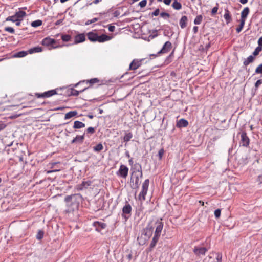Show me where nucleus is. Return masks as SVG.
Returning a JSON list of instances; mask_svg holds the SVG:
<instances>
[{
    "mask_svg": "<svg viewBox=\"0 0 262 262\" xmlns=\"http://www.w3.org/2000/svg\"><path fill=\"white\" fill-rule=\"evenodd\" d=\"M255 72L256 74H262V64H260L256 68Z\"/></svg>",
    "mask_w": 262,
    "mask_h": 262,
    "instance_id": "44",
    "label": "nucleus"
},
{
    "mask_svg": "<svg viewBox=\"0 0 262 262\" xmlns=\"http://www.w3.org/2000/svg\"><path fill=\"white\" fill-rule=\"evenodd\" d=\"M172 7L176 10H179L182 8V4L178 1V0H173V2L171 5Z\"/></svg>",
    "mask_w": 262,
    "mask_h": 262,
    "instance_id": "30",
    "label": "nucleus"
},
{
    "mask_svg": "<svg viewBox=\"0 0 262 262\" xmlns=\"http://www.w3.org/2000/svg\"><path fill=\"white\" fill-rule=\"evenodd\" d=\"M224 17L226 20L227 24H228L232 21L231 15L228 9H225V14L224 15Z\"/></svg>",
    "mask_w": 262,
    "mask_h": 262,
    "instance_id": "23",
    "label": "nucleus"
},
{
    "mask_svg": "<svg viewBox=\"0 0 262 262\" xmlns=\"http://www.w3.org/2000/svg\"><path fill=\"white\" fill-rule=\"evenodd\" d=\"M250 12L249 7H245L241 12V18L240 20L246 21L248 15Z\"/></svg>",
    "mask_w": 262,
    "mask_h": 262,
    "instance_id": "22",
    "label": "nucleus"
},
{
    "mask_svg": "<svg viewBox=\"0 0 262 262\" xmlns=\"http://www.w3.org/2000/svg\"><path fill=\"white\" fill-rule=\"evenodd\" d=\"M84 139V134L83 135H77L71 142V144H82Z\"/></svg>",
    "mask_w": 262,
    "mask_h": 262,
    "instance_id": "19",
    "label": "nucleus"
},
{
    "mask_svg": "<svg viewBox=\"0 0 262 262\" xmlns=\"http://www.w3.org/2000/svg\"><path fill=\"white\" fill-rule=\"evenodd\" d=\"M160 15L161 17H162L164 18H165L166 17L169 18L170 16V15L168 13H167V12H161V13H160Z\"/></svg>",
    "mask_w": 262,
    "mask_h": 262,
    "instance_id": "50",
    "label": "nucleus"
},
{
    "mask_svg": "<svg viewBox=\"0 0 262 262\" xmlns=\"http://www.w3.org/2000/svg\"><path fill=\"white\" fill-rule=\"evenodd\" d=\"M156 221V220L152 219L149 222L147 226L142 230L141 236L137 238L139 244L144 245L151 237L153 233L154 229L155 226L156 227V224H155Z\"/></svg>",
    "mask_w": 262,
    "mask_h": 262,
    "instance_id": "2",
    "label": "nucleus"
},
{
    "mask_svg": "<svg viewBox=\"0 0 262 262\" xmlns=\"http://www.w3.org/2000/svg\"><path fill=\"white\" fill-rule=\"evenodd\" d=\"M188 22V18L186 16H182L181 18L179 24L182 29H184L186 27Z\"/></svg>",
    "mask_w": 262,
    "mask_h": 262,
    "instance_id": "24",
    "label": "nucleus"
},
{
    "mask_svg": "<svg viewBox=\"0 0 262 262\" xmlns=\"http://www.w3.org/2000/svg\"><path fill=\"white\" fill-rule=\"evenodd\" d=\"M128 168L123 164H121L118 170L116 172V175L120 178L126 179L128 174Z\"/></svg>",
    "mask_w": 262,
    "mask_h": 262,
    "instance_id": "12",
    "label": "nucleus"
},
{
    "mask_svg": "<svg viewBox=\"0 0 262 262\" xmlns=\"http://www.w3.org/2000/svg\"><path fill=\"white\" fill-rule=\"evenodd\" d=\"M172 48V44L169 41H166L163 46L162 49L158 52V54H164L168 53Z\"/></svg>",
    "mask_w": 262,
    "mask_h": 262,
    "instance_id": "15",
    "label": "nucleus"
},
{
    "mask_svg": "<svg viewBox=\"0 0 262 262\" xmlns=\"http://www.w3.org/2000/svg\"><path fill=\"white\" fill-rule=\"evenodd\" d=\"M62 89H65V88L64 87L56 88L54 90H51L45 92L43 93H35V96L38 98H45L50 97L54 95H62V93H58L59 91H62Z\"/></svg>",
    "mask_w": 262,
    "mask_h": 262,
    "instance_id": "6",
    "label": "nucleus"
},
{
    "mask_svg": "<svg viewBox=\"0 0 262 262\" xmlns=\"http://www.w3.org/2000/svg\"><path fill=\"white\" fill-rule=\"evenodd\" d=\"M160 13V10L159 9L157 8L156 9L154 12L151 13L152 16H157L158 15H159Z\"/></svg>",
    "mask_w": 262,
    "mask_h": 262,
    "instance_id": "53",
    "label": "nucleus"
},
{
    "mask_svg": "<svg viewBox=\"0 0 262 262\" xmlns=\"http://www.w3.org/2000/svg\"><path fill=\"white\" fill-rule=\"evenodd\" d=\"M221 210L220 209H217L214 211V215L216 218H219L221 216Z\"/></svg>",
    "mask_w": 262,
    "mask_h": 262,
    "instance_id": "47",
    "label": "nucleus"
},
{
    "mask_svg": "<svg viewBox=\"0 0 262 262\" xmlns=\"http://www.w3.org/2000/svg\"><path fill=\"white\" fill-rule=\"evenodd\" d=\"M261 84H262V79L257 80L255 83V88L257 89Z\"/></svg>",
    "mask_w": 262,
    "mask_h": 262,
    "instance_id": "54",
    "label": "nucleus"
},
{
    "mask_svg": "<svg viewBox=\"0 0 262 262\" xmlns=\"http://www.w3.org/2000/svg\"><path fill=\"white\" fill-rule=\"evenodd\" d=\"M137 176H138V177L140 179L142 178L143 177V172L142 170L140 171V172H138V173H136Z\"/></svg>",
    "mask_w": 262,
    "mask_h": 262,
    "instance_id": "63",
    "label": "nucleus"
},
{
    "mask_svg": "<svg viewBox=\"0 0 262 262\" xmlns=\"http://www.w3.org/2000/svg\"><path fill=\"white\" fill-rule=\"evenodd\" d=\"M164 153V150L163 148H161V149L159 150L158 152V157L159 160H161L162 158Z\"/></svg>",
    "mask_w": 262,
    "mask_h": 262,
    "instance_id": "51",
    "label": "nucleus"
},
{
    "mask_svg": "<svg viewBox=\"0 0 262 262\" xmlns=\"http://www.w3.org/2000/svg\"><path fill=\"white\" fill-rule=\"evenodd\" d=\"M174 50L166 57L164 63L165 64H168L172 61V58L173 57Z\"/></svg>",
    "mask_w": 262,
    "mask_h": 262,
    "instance_id": "35",
    "label": "nucleus"
},
{
    "mask_svg": "<svg viewBox=\"0 0 262 262\" xmlns=\"http://www.w3.org/2000/svg\"><path fill=\"white\" fill-rule=\"evenodd\" d=\"M133 137V134L131 132L125 133V136L123 137V141L124 142H128Z\"/></svg>",
    "mask_w": 262,
    "mask_h": 262,
    "instance_id": "34",
    "label": "nucleus"
},
{
    "mask_svg": "<svg viewBox=\"0 0 262 262\" xmlns=\"http://www.w3.org/2000/svg\"><path fill=\"white\" fill-rule=\"evenodd\" d=\"M103 149V146L102 143H100L93 147V150L95 152H99Z\"/></svg>",
    "mask_w": 262,
    "mask_h": 262,
    "instance_id": "32",
    "label": "nucleus"
},
{
    "mask_svg": "<svg viewBox=\"0 0 262 262\" xmlns=\"http://www.w3.org/2000/svg\"><path fill=\"white\" fill-rule=\"evenodd\" d=\"M99 82H100V80L98 78H94L91 79L90 80H83L82 81H80V82H78L77 83H76V84H75L74 86L75 87L77 86L78 85H79V84H80L82 82H83V83L86 82V83H89L90 84V86H92L95 83H98Z\"/></svg>",
    "mask_w": 262,
    "mask_h": 262,
    "instance_id": "20",
    "label": "nucleus"
},
{
    "mask_svg": "<svg viewBox=\"0 0 262 262\" xmlns=\"http://www.w3.org/2000/svg\"><path fill=\"white\" fill-rule=\"evenodd\" d=\"M5 30L6 31L9 32L12 34H13L15 32L14 29L13 28L10 27H7L5 28Z\"/></svg>",
    "mask_w": 262,
    "mask_h": 262,
    "instance_id": "49",
    "label": "nucleus"
},
{
    "mask_svg": "<svg viewBox=\"0 0 262 262\" xmlns=\"http://www.w3.org/2000/svg\"><path fill=\"white\" fill-rule=\"evenodd\" d=\"M102 0H94L93 1V2L92 3H89V4H87L86 5L88 6V5H91L92 4H98L100 2H101Z\"/></svg>",
    "mask_w": 262,
    "mask_h": 262,
    "instance_id": "59",
    "label": "nucleus"
},
{
    "mask_svg": "<svg viewBox=\"0 0 262 262\" xmlns=\"http://www.w3.org/2000/svg\"><path fill=\"white\" fill-rule=\"evenodd\" d=\"M15 15L16 18L19 19V18L22 19L24 17H25L26 15V13L23 11H19L16 12Z\"/></svg>",
    "mask_w": 262,
    "mask_h": 262,
    "instance_id": "33",
    "label": "nucleus"
},
{
    "mask_svg": "<svg viewBox=\"0 0 262 262\" xmlns=\"http://www.w3.org/2000/svg\"><path fill=\"white\" fill-rule=\"evenodd\" d=\"M85 40V35L84 33H80L76 35L74 37V42L72 44H78L83 42Z\"/></svg>",
    "mask_w": 262,
    "mask_h": 262,
    "instance_id": "17",
    "label": "nucleus"
},
{
    "mask_svg": "<svg viewBox=\"0 0 262 262\" xmlns=\"http://www.w3.org/2000/svg\"><path fill=\"white\" fill-rule=\"evenodd\" d=\"M85 126V125L84 123L79 121H75L74 122V125L73 128L74 129H80L83 128Z\"/></svg>",
    "mask_w": 262,
    "mask_h": 262,
    "instance_id": "26",
    "label": "nucleus"
},
{
    "mask_svg": "<svg viewBox=\"0 0 262 262\" xmlns=\"http://www.w3.org/2000/svg\"><path fill=\"white\" fill-rule=\"evenodd\" d=\"M209 248L210 246L202 247L200 246H196L194 247L193 252L197 256H200L201 255H205Z\"/></svg>",
    "mask_w": 262,
    "mask_h": 262,
    "instance_id": "11",
    "label": "nucleus"
},
{
    "mask_svg": "<svg viewBox=\"0 0 262 262\" xmlns=\"http://www.w3.org/2000/svg\"><path fill=\"white\" fill-rule=\"evenodd\" d=\"M63 20V19H59L55 23V25L56 26H58L62 23Z\"/></svg>",
    "mask_w": 262,
    "mask_h": 262,
    "instance_id": "62",
    "label": "nucleus"
},
{
    "mask_svg": "<svg viewBox=\"0 0 262 262\" xmlns=\"http://www.w3.org/2000/svg\"><path fill=\"white\" fill-rule=\"evenodd\" d=\"M78 112L77 111H72L66 113L64 116V119H69L77 115Z\"/></svg>",
    "mask_w": 262,
    "mask_h": 262,
    "instance_id": "27",
    "label": "nucleus"
},
{
    "mask_svg": "<svg viewBox=\"0 0 262 262\" xmlns=\"http://www.w3.org/2000/svg\"><path fill=\"white\" fill-rule=\"evenodd\" d=\"M147 4V0H142L139 3V5L141 7H144Z\"/></svg>",
    "mask_w": 262,
    "mask_h": 262,
    "instance_id": "52",
    "label": "nucleus"
},
{
    "mask_svg": "<svg viewBox=\"0 0 262 262\" xmlns=\"http://www.w3.org/2000/svg\"><path fill=\"white\" fill-rule=\"evenodd\" d=\"M115 29V27L113 25H110L108 27V30L110 32H114Z\"/></svg>",
    "mask_w": 262,
    "mask_h": 262,
    "instance_id": "60",
    "label": "nucleus"
},
{
    "mask_svg": "<svg viewBox=\"0 0 262 262\" xmlns=\"http://www.w3.org/2000/svg\"><path fill=\"white\" fill-rule=\"evenodd\" d=\"M91 184H92V182L91 181H83L80 185H79L77 186V189L78 190H81L84 188H86L88 186H91Z\"/></svg>",
    "mask_w": 262,
    "mask_h": 262,
    "instance_id": "25",
    "label": "nucleus"
},
{
    "mask_svg": "<svg viewBox=\"0 0 262 262\" xmlns=\"http://www.w3.org/2000/svg\"><path fill=\"white\" fill-rule=\"evenodd\" d=\"M203 19V16L202 15H198L194 20V23L195 25H199L201 23Z\"/></svg>",
    "mask_w": 262,
    "mask_h": 262,
    "instance_id": "40",
    "label": "nucleus"
},
{
    "mask_svg": "<svg viewBox=\"0 0 262 262\" xmlns=\"http://www.w3.org/2000/svg\"><path fill=\"white\" fill-rule=\"evenodd\" d=\"M44 236V231L42 230H38L36 235V238L38 240H41L43 238Z\"/></svg>",
    "mask_w": 262,
    "mask_h": 262,
    "instance_id": "38",
    "label": "nucleus"
},
{
    "mask_svg": "<svg viewBox=\"0 0 262 262\" xmlns=\"http://www.w3.org/2000/svg\"><path fill=\"white\" fill-rule=\"evenodd\" d=\"M7 126V125L3 122H0V132L4 130Z\"/></svg>",
    "mask_w": 262,
    "mask_h": 262,
    "instance_id": "56",
    "label": "nucleus"
},
{
    "mask_svg": "<svg viewBox=\"0 0 262 262\" xmlns=\"http://www.w3.org/2000/svg\"><path fill=\"white\" fill-rule=\"evenodd\" d=\"M141 170H142L141 165L139 163H136L131 167V169H130L131 173L130 174H131V175H132V176H133L134 174L138 173V172H140Z\"/></svg>",
    "mask_w": 262,
    "mask_h": 262,
    "instance_id": "18",
    "label": "nucleus"
},
{
    "mask_svg": "<svg viewBox=\"0 0 262 262\" xmlns=\"http://www.w3.org/2000/svg\"><path fill=\"white\" fill-rule=\"evenodd\" d=\"M120 14V11L118 10H116L113 13L114 16L115 17H118Z\"/></svg>",
    "mask_w": 262,
    "mask_h": 262,
    "instance_id": "58",
    "label": "nucleus"
},
{
    "mask_svg": "<svg viewBox=\"0 0 262 262\" xmlns=\"http://www.w3.org/2000/svg\"><path fill=\"white\" fill-rule=\"evenodd\" d=\"M95 132V128L93 127H89L86 129V130L85 131V132L83 134H84V135L86 134L92 135V134H94Z\"/></svg>",
    "mask_w": 262,
    "mask_h": 262,
    "instance_id": "39",
    "label": "nucleus"
},
{
    "mask_svg": "<svg viewBox=\"0 0 262 262\" xmlns=\"http://www.w3.org/2000/svg\"><path fill=\"white\" fill-rule=\"evenodd\" d=\"M176 125L178 128L185 127L188 125V122L185 119H181L177 121Z\"/></svg>",
    "mask_w": 262,
    "mask_h": 262,
    "instance_id": "21",
    "label": "nucleus"
},
{
    "mask_svg": "<svg viewBox=\"0 0 262 262\" xmlns=\"http://www.w3.org/2000/svg\"><path fill=\"white\" fill-rule=\"evenodd\" d=\"M258 46L262 47V36L260 37L258 40Z\"/></svg>",
    "mask_w": 262,
    "mask_h": 262,
    "instance_id": "64",
    "label": "nucleus"
},
{
    "mask_svg": "<svg viewBox=\"0 0 262 262\" xmlns=\"http://www.w3.org/2000/svg\"><path fill=\"white\" fill-rule=\"evenodd\" d=\"M143 59L138 60L134 59L130 63L129 70H135L139 68L141 66V62Z\"/></svg>",
    "mask_w": 262,
    "mask_h": 262,
    "instance_id": "16",
    "label": "nucleus"
},
{
    "mask_svg": "<svg viewBox=\"0 0 262 262\" xmlns=\"http://www.w3.org/2000/svg\"><path fill=\"white\" fill-rule=\"evenodd\" d=\"M72 39V37L71 35L69 34H62L61 35V39L63 41L68 42L71 41Z\"/></svg>",
    "mask_w": 262,
    "mask_h": 262,
    "instance_id": "37",
    "label": "nucleus"
},
{
    "mask_svg": "<svg viewBox=\"0 0 262 262\" xmlns=\"http://www.w3.org/2000/svg\"><path fill=\"white\" fill-rule=\"evenodd\" d=\"M98 19H99L98 18L95 17V18H93L92 19L88 20L85 23V25H88L91 24L93 23H95V22L97 21L98 20Z\"/></svg>",
    "mask_w": 262,
    "mask_h": 262,
    "instance_id": "46",
    "label": "nucleus"
},
{
    "mask_svg": "<svg viewBox=\"0 0 262 262\" xmlns=\"http://www.w3.org/2000/svg\"><path fill=\"white\" fill-rule=\"evenodd\" d=\"M6 21H12V22H14V21L17 20V18H16V17L15 16V15L14 14L13 16H11L8 17L6 18Z\"/></svg>",
    "mask_w": 262,
    "mask_h": 262,
    "instance_id": "43",
    "label": "nucleus"
},
{
    "mask_svg": "<svg viewBox=\"0 0 262 262\" xmlns=\"http://www.w3.org/2000/svg\"><path fill=\"white\" fill-rule=\"evenodd\" d=\"M42 51V48L41 47H35L32 48L30 49L28 52L29 54H33L34 53H38Z\"/></svg>",
    "mask_w": 262,
    "mask_h": 262,
    "instance_id": "28",
    "label": "nucleus"
},
{
    "mask_svg": "<svg viewBox=\"0 0 262 262\" xmlns=\"http://www.w3.org/2000/svg\"><path fill=\"white\" fill-rule=\"evenodd\" d=\"M92 226L95 228L96 231L100 233L107 227V224L103 222L95 221L92 223Z\"/></svg>",
    "mask_w": 262,
    "mask_h": 262,
    "instance_id": "14",
    "label": "nucleus"
},
{
    "mask_svg": "<svg viewBox=\"0 0 262 262\" xmlns=\"http://www.w3.org/2000/svg\"><path fill=\"white\" fill-rule=\"evenodd\" d=\"M132 207L128 202H126L125 205L122 208V216L125 221H127L131 216Z\"/></svg>",
    "mask_w": 262,
    "mask_h": 262,
    "instance_id": "8",
    "label": "nucleus"
},
{
    "mask_svg": "<svg viewBox=\"0 0 262 262\" xmlns=\"http://www.w3.org/2000/svg\"><path fill=\"white\" fill-rule=\"evenodd\" d=\"M240 145L243 147H248L250 143V139L245 131H242L241 135Z\"/></svg>",
    "mask_w": 262,
    "mask_h": 262,
    "instance_id": "13",
    "label": "nucleus"
},
{
    "mask_svg": "<svg viewBox=\"0 0 262 262\" xmlns=\"http://www.w3.org/2000/svg\"><path fill=\"white\" fill-rule=\"evenodd\" d=\"M87 37L89 40L92 42L98 41L99 42H104L111 39L112 37L106 34L98 35L97 33L93 32H89L87 34Z\"/></svg>",
    "mask_w": 262,
    "mask_h": 262,
    "instance_id": "4",
    "label": "nucleus"
},
{
    "mask_svg": "<svg viewBox=\"0 0 262 262\" xmlns=\"http://www.w3.org/2000/svg\"><path fill=\"white\" fill-rule=\"evenodd\" d=\"M155 224H156V228L154 233V236L148 248L149 251H151L156 246L157 242L159 239L162 230L163 228L164 224L162 222V219H157L156 221L155 222Z\"/></svg>",
    "mask_w": 262,
    "mask_h": 262,
    "instance_id": "3",
    "label": "nucleus"
},
{
    "mask_svg": "<svg viewBox=\"0 0 262 262\" xmlns=\"http://www.w3.org/2000/svg\"><path fill=\"white\" fill-rule=\"evenodd\" d=\"M42 24V21L41 20L38 19L33 21L31 23V26L34 28L41 26Z\"/></svg>",
    "mask_w": 262,
    "mask_h": 262,
    "instance_id": "36",
    "label": "nucleus"
},
{
    "mask_svg": "<svg viewBox=\"0 0 262 262\" xmlns=\"http://www.w3.org/2000/svg\"><path fill=\"white\" fill-rule=\"evenodd\" d=\"M157 36H158L157 30H155L153 31V34L150 35L149 37H151V38L152 39V38L157 37Z\"/></svg>",
    "mask_w": 262,
    "mask_h": 262,
    "instance_id": "55",
    "label": "nucleus"
},
{
    "mask_svg": "<svg viewBox=\"0 0 262 262\" xmlns=\"http://www.w3.org/2000/svg\"><path fill=\"white\" fill-rule=\"evenodd\" d=\"M256 180L259 187H262V174L259 175Z\"/></svg>",
    "mask_w": 262,
    "mask_h": 262,
    "instance_id": "45",
    "label": "nucleus"
},
{
    "mask_svg": "<svg viewBox=\"0 0 262 262\" xmlns=\"http://www.w3.org/2000/svg\"><path fill=\"white\" fill-rule=\"evenodd\" d=\"M254 60V57L252 55L249 56L243 62L245 66H247L249 63L252 62Z\"/></svg>",
    "mask_w": 262,
    "mask_h": 262,
    "instance_id": "31",
    "label": "nucleus"
},
{
    "mask_svg": "<svg viewBox=\"0 0 262 262\" xmlns=\"http://www.w3.org/2000/svg\"><path fill=\"white\" fill-rule=\"evenodd\" d=\"M218 10V4H216V6L213 7L211 10V15L214 16Z\"/></svg>",
    "mask_w": 262,
    "mask_h": 262,
    "instance_id": "48",
    "label": "nucleus"
},
{
    "mask_svg": "<svg viewBox=\"0 0 262 262\" xmlns=\"http://www.w3.org/2000/svg\"><path fill=\"white\" fill-rule=\"evenodd\" d=\"M65 89H62V91H65L64 92H62L63 93L62 95H67L68 96H77L80 93L83 92L86 89H89V87H86L84 88L83 90L80 91H77L75 89H74L73 88H67L66 87H64Z\"/></svg>",
    "mask_w": 262,
    "mask_h": 262,
    "instance_id": "7",
    "label": "nucleus"
},
{
    "mask_svg": "<svg viewBox=\"0 0 262 262\" xmlns=\"http://www.w3.org/2000/svg\"><path fill=\"white\" fill-rule=\"evenodd\" d=\"M140 178L137 176L136 173L134 174V176H130V186L133 189L137 190L139 188L140 181Z\"/></svg>",
    "mask_w": 262,
    "mask_h": 262,
    "instance_id": "10",
    "label": "nucleus"
},
{
    "mask_svg": "<svg viewBox=\"0 0 262 262\" xmlns=\"http://www.w3.org/2000/svg\"><path fill=\"white\" fill-rule=\"evenodd\" d=\"M245 23V21L244 20H240V24L238 27L236 28V31L237 33H239L242 31L244 26Z\"/></svg>",
    "mask_w": 262,
    "mask_h": 262,
    "instance_id": "41",
    "label": "nucleus"
},
{
    "mask_svg": "<svg viewBox=\"0 0 262 262\" xmlns=\"http://www.w3.org/2000/svg\"><path fill=\"white\" fill-rule=\"evenodd\" d=\"M149 185V180L146 179L142 185V190L139 193V199L140 200H145V196L147 194Z\"/></svg>",
    "mask_w": 262,
    "mask_h": 262,
    "instance_id": "9",
    "label": "nucleus"
},
{
    "mask_svg": "<svg viewBox=\"0 0 262 262\" xmlns=\"http://www.w3.org/2000/svg\"><path fill=\"white\" fill-rule=\"evenodd\" d=\"M42 45L47 47H50V49H56L57 48L62 47L64 46H68L71 45V44L69 45H60L59 44V41L56 40L54 39L51 38L50 37H47L42 39L41 41Z\"/></svg>",
    "mask_w": 262,
    "mask_h": 262,
    "instance_id": "5",
    "label": "nucleus"
},
{
    "mask_svg": "<svg viewBox=\"0 0 262 262\" xmlns=\"http://www.w3.org/2000/svg\"><path fill=\"white\" fill-rule=\"evenodd\" d=\"M81 199V195L79 194L67 195L64 198V201L68 208L67 212H71L78 210Z\"/></svg>",
    "mask_w": 262,
    "mask_h": 262,
    "instance_id": "1",
    "label": "nucleus"
},
{
    "mask_svg": "<svg viewBox=\"0 0 262 262\" xmlns=\"http://www.w3.org/2000/svg\"><path fill=\"white\" fill-rule=\"evenodd\" d=\"M28 54V51H21L18 52L17 53H15L13 56L15 58H21L24 57L27 55Z\"/></svg>",
    "mask_w": 262,
    "mask_h": 262,
    "instance_id": "29",
    "label": "nucleus"
},
{
    "mask_svg": "<svg viewBox=\"0 0 262 262\" xmlns=\"http://www.w3.org/2000/svg\"><path fill=\"white\" fill-rule=\"evenodd\" d=\"M132 253L131 251H129L128 254L126 255V259L128 260V261H130L132 259Z\"/></svg>",
    "mask_w": 262,
    "mask_h": 262,
    "instance_id": "57",
    "label": "nucleus"
},
{
    "mask_svg": "<svg viewBox=\"0 0 262 262\" xmlns=\"http://www.w3.org/2000/svg\"><path fill=\"white\" fill-rule=\"evenodd\" d=\"M222 256L221 254H219L216 257V262H222Z\"/></svg>",
    "mask_w": 262,
    "mask_h": 262,
    "instance_id": "61",
    "label": "nucleus"
},
{
    "mask_svg": "<svg viewBox=\"0 0 262 262\" xmlns=\"http://www.w3.org/2000/svg\"><path fill=\"white\" fill-rule=\"evenodd\" d=\"M262 50V47H259L258 46V47H257L255 50L253 51V55L254 56H256L257 55H258L259 53V52Z\"/></svg>",
    "mask_w": 262,
    "mask_h": 262,
    "instance_id": "42",
    "label": "nucleus"
}]
</instances>
